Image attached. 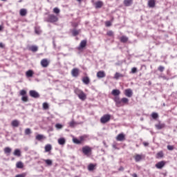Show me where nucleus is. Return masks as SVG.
Instances as JSON below:
<instances>
[{
    "label": "nucleus",
    "instance_id": "a18cd8bd",
    "mask_svg": "<svg viewBox=\"0 0 177 177\" xmlns=\"http://www.w3.org/2000/svg\"><path fill=\"white\" fill-rule=\"evenodd\" d=\"M106 35H108V37H113L114 35V32H113V30H109L106 32Z\"/></svg>",
    "mask_w": 177,
    "mask_h": 177
},
{
    "label": "nucleus",
    "instance_id": "f3484780",
    "mask_svg": "<svg viewBox=\"0 0 177 177\" xmlns=\"http://www.w3.org/2000/svg\"><path fill=\"white\" fill-rule=\"evenodd\" d=\"M123 3L124 6H131L133 3V0H124Z\"/></svg>",
    "mask_w": 177,
    "mask_h": 177
},
{
    "label": "nucleus",
    "instance_id": "dca6fc26",
    "mask_svg": "<svg viewBox=\"0 0 177 177\" xmlns=\"http://www.w3.org/2000/svg\"><path fill=\"white\" fill-rule=\"evenodd\" d=\"M121 94V91H120V90L118 89H113L111 91V95H113V96H120V95Z\"/></svg>",
    "mask_w": 177,
    "mask_h": 177
},
{
    "label": "nucleus",
    "instance_id": "a19ab883",
    "mask_svg": "<svg viewBox=\"0 0 177 177\" xmlns=\"http://www.w3.org/2000/svg\"><path fill=\"white\" fill-rule=\"evenodd\" d=\"M44 139V135L38 134L36 136V140H41Z\"/></svg>",
    "mask_w": 177,
    "mask_h": 177
},
{
    "label": "nucleus",
    "instance_id": "f704fd0d",
    "mask_svg": "<svg viewBox=\"0 0 177 177\" xmlns=\"http://www.w3.org/2000/svg\"><path fill=\"white\" fill-rule=\"evenodd\" d=\"M128 41V37L127 36H122L120 37V42H123V44H125V42Z\"/></svg>",
    "mask_w": 177,
    "mask_h": 177
},
{
    "label": "nucleus",
    "instance_id": "423d86ee",
    "mask_svg": "<svg viewBox=\"0 0 177 177\" xmlns=\"http://www.w3.org/2000/svg\"><path fill=\"white\" fill-rule=\"evenodd\" d=\"M124 95L127 97H132V95H133V92L132 91V89L127 88L124 91Z\"/></svg>",
    "mask_w": 177,
    "mask_h": 177
},
{
    "label": "nucleus",
    "instance_id": "774afa93",
    "mask_svg": "<svg viewBox=\"0 0 177 177\" xmlns=\"http://www.w3.org/2000/svg\"><path fill=\"white\" fill-rule=\"evenodd\" d=\"M113 147H114V149H116L115 145H113Z\"/></svg>",
    "mask_w": 177,
    "mask_h": 177
},
{
    "label": "nucleus",
    "instance_id": "cd10ccee",
    "mask_svg": "<svg viewBox=\"0 0 177 177\" xmlns=\"http://www.w3.org/2000/svg\"><path fill=\"white\" fill-rule=\"evenodd\" d=\"M91 80L88 77H84L82 78V82L85 84V85H88Z\"/></svg>",
    "mask_w": 177,
    "mask_h": 177
},
{
    "label": "nucleus",
    "instance_id": "4c0bfd02",
    "mask_svg": "<svg viewBox=\"0 0 177 177\" xmlns=\"http://www.w3.org/2000/svg\"><path fill=\"white\" fill-rule=\"evenodd\" d=\"M16 167H17V168L21 169L24 167V165H23L22 162H17Z\"/></svg>",
    "mask_w": 177,
    "mask_h": 177
},
{
    "label": "nucleus",
    "instance_id": "1a4fd4ad",
    "mask_svg": "<svg viewBox=\"0 0 177 177\" xmlns=\"http://www.w3.org/2000/svg\"><path fill=\"white\" fill-rule=\"evenodd\" d=\"M71 74L73 77H78L79 74H80V69L75 68L72 70L71 71Z\"/></svg>",
    "mask_w": 177,
    "mask_h": 177
},
{
    "label": "nucleus",
    "instance_id": "7ed1b4c3",
    "mask_svg": "<svg viewBox=\"0 0 177 177\" xmlns=\"http://www.w3.org/2000/svg\"><path fill=\"white\" fill-rule=\"evenodd\" d=\"M29 95L31 97H33L34 99H38L39 97V93L37 92L35 90H30L29 91Z\"/></svg>",
    "mask_w": 177,
    "mask_h": 177
},
{
    "label": "nucleus",
    "instance_id": "09e8293b",
    "mask_svg": "<svg viewBox=\"0 0 177 177\" xmlns=\"http://www.w3.org/2000/svg\"><path fill=\"white\" fill-rule=\"evenodd\" d=\"M20 95L21 96H26V95H27V91H26V90H21L20 91Z\"/></svg>",
    "mask_w": 177,
    "mask_h": 177
},
{
    "label": "nucleus",
    "instance_id": "393cba45",
    "mask_svg": "<svg viewBox=\"0 0 177 177\" xmlns=\"http://www.w3.org/2000/svg\"><path fill=\"white\" fill-rule=\"evenodd\" d=\"M78 97L80 100H85L86 99V94L83 91L81 94H79Z\"/></svg>",
    "mask_w": 177,
    "mask_h": 177
},
{
    "label": "nucleus",
    "instance_id": "3c124183",
    "mask_svg": "<svg viewBox=\"0 0 177 177\" xmlns=\"http://www.w3.org/2000/svg\"><path fill=\"white\" fill-rule=\"evenodd\" d=\"M30 133H31V129L28 128L25 129V135H30Z\"/></svg>",
    "mask_w": 177,
    "mask_h": 177
},
{
    "label": "nucleus",
    "instance_id": "e433bc0d",
    "mask_svg": "<svg viewBox=\"0 0 177 177\" xmlns=\"http://www.w3.org/2000/svg\"><path fill=\"white\" fill-rule=\"evenodd\" d=\"M73 143H75V145H81L82 140H78V138H73Z\"/></svg>",
    "mask_w": 177,
    "mask_h": 177
},
{
    "label": "nucleus",
    "instance_id": "37998d69",
    "mask_svg": "<svg viewBox=\"0 0 177 177\" xmlns=\"http://www.w3.org/2000/svg\"><path fill=\"white\" fill-rule=\"evenodd\" d=\"M82 92H83L82 91H81V90H80V89H78V88H76V89L75 90V93H76V95H77V96H79L80 95H81Z\"/></svg>",
    "mask_w": 177,
    "mask_h": 177
},
{
    "label": "nucleus",
    "instance_id": "c03bdc74",
    "mask_svg": "<svg viewBox=\"0 0 177 177\" xmlns=\"http://www.w3.org/2000/svg\"><path fill=\"white\" fill-rule=\"evenodd\" d=\"M21 101L25 102H28V97L27 95L22 96Z\"/></svg>",
    "mask_w": 177,
    "mask_h": 177
},
{
    "label": "nucleus",
    "instance_id": "864d4df0",
    "mask_svg": "<svg viewBox=\"0 0 177 177\" xmlns=\"http://www.w3.org/2000/svg\"><path fill=\"white\" fill-rule=\"evenodd\" d=\"M158 70L159 71H160V73H162V71H164V70H165V68L162 66H160L158 68Z\"/></svg>",
    "mask_w": 177,
    "mask_h": 177
},
{
    "label": "nucleus",
    "instance_id": "79ce46f5",
    "mask_svg": "<svg viewBox=\"0 0 177 177\" xmlns=\"http://www.w3.org/2000/svg\"><path fill=\"white\" fill-rule=\"evenodd\" d=\"M43 109L44 110H48V109H49V104L48 102L43 103Z\"/></svg>",
    "mask_w": 177,
    "mask_h": 177
},
{
    "label": "nucleus",
    "instance_id": "de8ad7c7",
    "mask_svg": "<svg viewBox=\"0 0 177 177\" xmlns=\"http://www.w3.org/2000/svg\"><path fill=\"white\" fill-rule=\"evenodd\" d=\"M53 12L54 13H56V15H59V13H60V9L58 8H53Z\"/></svg>",
    "mask_w": 177,
    "mask_h": 177
},
{
    "label": "nucleus",
    "instance_id": "680f3d73",
    "mask_svg": "<svg viewBox=\"0 0 177 177\" xmlns=\"http://www.w3.org/2000/svg\"><path fill=\"white\" fill-rule=\"evenodd\" d=\"M133 177H138V175H137L136 174H133Z\"/></svg>",
    "mask_w": 177,
    "mask_h": 177
},
{
    "label": "nucleus",
    "instance_id": "2f4dec72",
    "mask_svg": "<svg viewBox=\"0 0 177 177\" xmlns=\"http://www.w3.org/2000/svg\"><path fill=\"white\" fill-rule=\"evenodd\" d=\"M96 167V165H95L93 163H90L88 165V170L90 171H92L95 169V167Z\"/></svg>",
    "mask_w": 177,
    "mask_h": 177
},
{
    "label": "nucleus",
    "instance_id": "603ef678",
    "mask_svg": "<svg viewBox=\"0 0 177 177\" xmlns=\"http://www.w3.org/2000/svg\"><path fill=\"white\" fill-rule=\"evenodd\" d=\"M55 128H57V129H62V128H63V125L61 124H55Z\"/></svg>",
    "mask_w": 177,
    "mask_h": 177
},
{
    "label": "nucleus",
    "instance_id": "ea45409f",
    "mask_svg": "<svg viewBox=\"0 0 177 177\" xmlns=\"http://www.w3.org/2000/svg\"><path fill=\"white\" fill-rule=\"evenodd\" d=\"M75 125H77V122H75L74 120H72L71 122H69V127H71V128H74Z\"/></svg>",
    "mask_w": 177,
    "mask_h": 177
},
{
    "label": "nucleus",
    "instance_id": "052dcab7",
    "mask_svg": "<svg viewBox=\"0 0 177 177\" xmlns=\"http://www.w3.org/2000/svg\"><path fill=\"white\" fill-rule=\"evenodd\" d=\"M0 48H3V44L0 43Z\"/></svg>",
    "mask_w": 177,
    "mask_h": 177
},
{
    "label": "nucleus",
    "instance_id": "58836bf2",
    "mask_svg": "<svg viewBox=\"0 0 177 177\" xmlns=\"http://www.w3.org/2000/svg\"><path fill=\"white\" fill-rule=\"evenodd\" d=\"M12 151V149H10V147H6L4 149V153L6 154H9V153H10Z\"/></svg>",
    "mask_w": 177,
    "mask_h": 177
},
{
    "label": "nucleus",
    "instance_id": "aec40b11",
    "mask_svg": "<svg viewBox=\"0 0 177 177\" xmlns=\"http://www.w3.org/2000/svg\"><path fill=\"white\" fill-rule=\"evenodd\" d=\"M20 122L17 120H12L11 125L12 127H14V128H17L19 127Z\"/></svg>",
    "mask_w": 177,
    "mask_h": 177
},
{
    "label": "nucleus",
    "instance_id": "0e129e2a",
    "mask_svg": "<svg viewBox=\"0 0 177 177\" xmlns=\"http://www.w3.org/2000/svg\"><path fill=\"white\" fill-rule=\"evenodd\" d=\"M163 80H167V77L164 76Z\"/></svg>",
    "mask_w": 177,
    "mask_h": 177
},
{
    "label": "nucleus",
    "instance_id": "69168bd1",
    "mask_svg": "<svg viewBox=\"0 0 177 177\" xmlns=\"http://www.w3.org/2000/svg\"><path fill=\"white\" fill-rule=\"evenodd\" d=\"M121 169H124L122 167H121L120 169H119V171H121Z\"/></svg>",
    "mask_w": 177,
    "mask_h": 177
},
{
    "label": "nucleus",
    "instance_id": "6e6552de",
    "mask_svg": "<svg viewBox=\"0 0 177 177\" xmlns=\"http://www.w3.org/2000/svg\"><path fill=\"white\" fill-rule=\"evenodd\" d=\"M41 67H44V68L48 67V66H49V61H48L47 59H41Z\"/></svg>",
    "mask_w": 177,
    "mask_h": 177
},
{
    "label": "nucleus",
    "instance_id": "4468645a",
    "mask_svg": "<svg viewBox=\"0 0 177 177\" xmlns=\"http://www.w3.org/2000/svg\"><path fill=\"white\" fill-rule=\"evenodd\" d=\"M125 140V135L124 133H120L116 137V140H118V142H122V140Z\"/></svg>",
    "mask_w": 177,
    "mask_h": 177
},
{
    "label": "nucleus",
    "instance_id": "13d9d810",
    "mask_svg": "<svg viewBox=\"0 0 177 177\" xmlns=\"http://www.w3.org/2000/svg\"><path fill=\"white\" fill-rule=\"evenodd\" d=\"M142 144L145 147H147V146H149V142H142Z\"/></svg>",
    "mask_w": 177,
    "mask_h": 177
},
{
    "label": "nucleus",
    "instance_id": "a211bd4d",
    "mask_svg": "<svg viewBox=\"0 0 177 177\" xmlns=\"http://www.w3.org/2000/svg\"><path fill=\"white\" fill-rule=\"evenodd\" d=\"M148 6L149 8H154L156 6V0H149Z\"/></svg>",
    "mask_w": 177,
    "mask_h": 177
},
{
    "label": "nucleus",
    "instance_id": "6e6d98bb",
    "mask_svg": "<svg viewBox=\"0 0 177 177\" xmlns=\"http://www.w3.org/2000/svg\"><path fill=\"white\" fill-rule=\"evenodd\" d=\"M26 173H22L21 174H17L15 177H26Z\"/></svg>",
    "mask_w": 177,
    "mask_h": 177
},
{
    "label": "nucleus",
    "instance_id": "c9c22d12",
    "mask_svg": "<svg viewBox=\"0 0 177 177\" xmlns=\"http://www.w3.org/2000/svg\"><path fill=\"white\" fill-rule=\"evenodd\" d=\"M151 116L153 118V120H157V118H158V113H157L156 112H153L151 113Z\"/></svg>",
    "mask_w": 177,
    "mask_h": 177
},
{
    "label": "nucleus",
    "instance_id": "2eb2a0df",
    "mask_svg": "<svg viewBox=\"0 0 177 177\" xmlns=\"http://www.w3.org/2000/svg\"><path fill=\"white\" fill-rule=\"evenodd\" d=\"M97 78H104L106 77V73L103 71H100L97 73Z\"/></svg>",
    "mask_w": 177,
    "mask_h": 177
},
{
    "label": "nucleus",
    "instance_id": "72a5a7b5",
    "mask_svg": "<svg viewBox=\"0 0 177 177\" xmlns=\"http://www.w3.org/2000/svg\"><path fill=\"white\" fill-rule=\"evenodd\" d=\"M28 50H31L32 52H37L38 50V46H31L29 47Z\"/></svg>",
    "mask_w": 177,
    "mask_h": 177
},
{
    "label": "nucleus",
    "instance_id": "c756f323",
    "mask_svg": "<svg viewBox=\"0 0 177 177\" xmlns=\"http://www.w3.org/2000/svg\"><path fill=\"white\" fill-rule=\"evenodd\" d=\"M20 16L24 17L27 15V10L25 8H22L19 11Z\"/></svg>",
    "mask_w": 177,
    "mask_h": 177
},
{
    "label": "nucleus",
    "instance_id": "338daca9",
    "mask_svg": "<svg viewBox=\"0 0 177 177\" xmlns=\"http://www.w3.org/2000/svg\"><path fill=\"white\" fill-rule=\"evenodd\" d=\"M1 1H3V2H6V0H1Z\"/></svg>",
    "mask_w": 177,
    "mask_h": 177
},
{
    "label": "nucleus",
    "instance_id": "bb28decb",
    "mask_svg": "<svg viewBox=\"0 0 177 177\" xmlns=\"http://www.w3.org/2000/svg\"><path fill=\"white\" fill-rule=\"evenodd\" d=\"M122 77H124V75H122L118 72H116L114 75L115 80H120V78H122Z\"/></svg>",
    "mask_w": 177,
    "mask_h": 177
},
{
    "label": "nucleus",
    "instance_id": "f03ea898",
    "mask_svg": "<svg viewBox=\"0 0 177 177\" xmlns=\"http://www.w3.org/2000/svg\"><path fill=\"white\" fill-rule=\"evenodd\" d=\"M111 118V115L109 114H106L104 115L101 118H100V122L102 124H106V122H109L110 121V119Z\"/></svg>",
    "mask_w": 177,
    "mask_h": 177
},
{
    "label": "nucleus",
    "instance_id": "4d7b16f0",
    "mask_svg": "<svg viewBox=\"0 0 177 177\" xmlns=\"http://www.w3.org/2000/svg\"><path fill=\"white\" fill-rule=\"evenodd\" d=\"M167 149L170 150V151L174 150V146H172V145H167Z\"/></svg>",
    "mask_w": 177,
    "mask_h": 177
},
{
    "label": "nucleus",
    "instance_id": "4be33fe9",
    "mask_svg": "<svg viewBox=\"0 0 177 177\" xmlns=\"http://www.w3.org/2000/svg\"><path fill=\"white\" fill-rule=\"evenodd\" d=\"M103 6V1H98L95 3V8L96 9H100Z\"/></svg>",
    "mask_w": 177,
    "mask_h": 177
},
{
    "label": "nucleus",
    "instance_id": "f8f14e48",
    "mask_svg": "<svg viewBox=\"0 0 177 177\" xmlns=\"http://www.w3.org/2000/svg\"><path fill=\"white\" fill-rule=\"evenodd\" d=\"M85 46H86V40H82L80 42V46L77 47V49L79 50H81V49H84V48H85Z\"/></svg>",
    "mask_w": 177,
    "mask_h": 177
},
{
    "label": "nucleus",
    "instance_id": "20e7f679",
    "mask_svg": "<svg viewBox=\"0 0 177 177\" xmlns=\"http://www.w3.org/2000/svg\"><path fill=\"white\" fill-rule=\"evenodd\" d=\"M82 151L85 156H88L92 151V149L89 146H85L82 147Z\"/></svg>",
    "mask_w": 177,
    "mask_h": 177
},
{
    "label": "nucleus",
    "instance_id": "e2e57ef3",
    "mask_svg": "<svg viewBox=\"0 0 177 177\" xmlns=\"http://www.w3.org/2000/svg\"><path fill=\"white\" fill-rule=\"evenodd\" d=\"M25 150L27 151V150H28V147H25Z\"/></svg>",
    "mask_w": 177,
    "mask_h": 177
},
{
    "label": "nucleus",
    "instance_id": "39448f33",
    "mask_svg": "<svg viewBox=\"0 0 177 177\" xmlns=\"http://www.w3.org/2000/svg\"><path fill=\"white\" fill-rule=\"evenodd\" d=\"M155 167L158 169H162V168H164V167H165V161L162 160L160 162H158V163H156L155 165Z\"/></svg>",
    "mask_w": 177,
    "mask_h": 177
},
{
    "label": "nucleus",
    "instance_id": "49530a36",
    "mask_svg": "<svg viewBox=\"0 0 177 177\" xmlns=\"http://www.w3.org/2000/svg\"><path fill=\"white\" fill-rule=\"evenodd\" d=\"M44 161L47 165H52V160L47 159V160H44Z\"/></svg>",
    "mask_w": 177,
    "mask_h": 177
},
{
    "label": "nucleus",
    "instance_id": "412c9836",
    "mask_svg": "<svg viewBox=\"0 0 177 177\" xmlns=\"http://www.w3.org/2000/svg\"><path fill=\"white\" fill-rule=\"evenodd\" d=\"M14 156H16L17 157H21V151L20 149H17L14 151L13 153Z\"/></svg>",
    "mask_w": 177,
    "mask_h": 177
},
{
    "label": "nucleus",
    "instance_id": "a878e982",
    "mask_svg": "<svg viewBox=\"0 0 177 177\" xmlns=\"http://www.w3.org/2000/svg\"><path fill=\"white\" fill-rule=\"evenodd\" d=\"M162 157H164V152H162V151H160L156 153V158L160 159L162 158Z\"/></svg>",
    "mask_w": 177,
    "mask_h": 177
},
{
    "label": "nucleus",
    "instance_id": "5701e85b",
    "mask_svg": "<svg viewBox=\"0 0 177 177\" xmlns=\"http://www.w3.org/2000/svg\"><path fill=\"white\" fill-rule=\"evenodd\" d=\"M72 35L73 37H77V35H78L80 34V32H81V30H77V29H73L72 31Z\"/></svg>",
    "mask_w": 177,
    "mask_h": 177
},
{
    "label": "nucleus",
    "instance_id": "8fccbe9b",
    "mask_svg": "<svg viewBox=\"0 0 177 177\" xmlns=\"http://www.w3.org/2000/svg\"><path fill=\"white\" fill-rule=\"evenodd\" d=\"M137 72H138V68L136 67H133L131 68V74H135Z\"/></svg>",
    "mask_w": 177,
    "mask_h": 177
},
{
    "label": "nucleus",
    "instance_id": "473e14b6",
    "mask_svg": "<svg viewBox=\"0 0 177 177\" xmlns=\"http://www.w3.org/2000/svg\"><path fill=\"white\" fill-rule=\"evenodd\" d=\"M52 150V145L50 144H48L45 146V151L46 153H48V151H50Z\"/></svg>",
    "mask_w": 177,
    "mask_h": 177
},
{
    "label": "nucleus",
    "instance_id": "c85d7f7f",
    "mask_svg": "<svg viewBox=\"0 0 177 177\" xmlns=\"http://www.w3.org/2000/svg\"><path fill=\"white\" fill-rule=\"evenodd\" d=\"M129 102V100L127 97H123L121 99V106H122V104H128Z\"/></svg>",
    "mask_w": 177,
    "mask_h": 177
},
{
    "label": "nucleus",
    "instance_id": "9d476101",
    "mask_svg": "<svg viewBox=\"0 0 177 177\" xmlns=\"http://www.w3.org/2000/svg\"><path fill=\"white\" fill-rule=\"evenodd\" d=\"M113 100L115 102L116 106L118 107H120V106H121V100L120 99V96L115 97Z\"/></svg>",
    "mask_w": 177,
    "mask_h": 177
},
{
    "label": "nucleus",
    "instance_id": "f257e3e1",
    "mask_svg": "<svg viewBox=\"0 0 177 177\" xmlns=\"http://www.w3.org/2000/svg\"><path fill=\"white\" fill-rule=\"evenodd\" d=\"M59 20V18L55 15H48L47 17H45L44 19V21L46 23H56Z\"/></svg>",
    "mask_w": 177,
    "mask_h": 177
},
{
    "label": "nucleus",
    "instance_id": "b1692460",
    "mask_svg": "<svg viewBox=\"0 0 177 177\" xmlns=\"http://www.w3.org/2000/svg\"><path fill=\"white\" fill-rule=\"evenodd\" d=\"M58 143L61 146H63V145H66V138H60L58 139Z\"/></svg>",
    "mask_w": 177,
    "mask_h": 177
},
{
    "label": "nucleus",
    "instance_id": "ddd939ff",
    "mask_svg": "<svg viewBox=\"0 0 177 177\" xmlns=\"http://www.w3.org/2000/svg\"><path fill=\"white\" fill-rule=\"evenodd\" d=\"M143 157H145V156H143V155L136 154L134 157V160H135L136 162H139L142 161Z\"/></svg>",
    "mask_w": 177,
    "mask_h": 177
},
{
    "label": "nucleus",
    "instance_id": "7c9ffc66",
    "mask_svg": "<svg viewBox=\"0 0 177 177\" xmlns=\"http://www.w3.org/2000/svg\"><path fill=\"white\" fill-rule=\"evenodd\" d=\"M35 34H37V35H39V34L42 32V30H41V27L39 26L35 27Z\"/></svg>",
    "mask_w": 177,
    "mask_h": 177
},
{
    "label": "nucleus",
    "instance_id": "6ab92c4d",
    "mask_svg": "<svg viewBox=\"0 0 177 177\" xmlns=\"http://www.w3.org/2000/svg\"><path fill=\"white\" fill-rule=\"evenodd\" d=\"M26 75L28 77V78H31V77L34 75V71L32 70H28L26 71Z\"/></svg>",
    "mask_w": 177,
    "mask_h": 177
},
{
    "label": "nucleus",
    "instance_id": "0eeeda50",
    "mask_svg": "<svg viewBox=\"0 0 177 177\" xmlns=\"http://www.w3.org/2000/svg\"><path fill=\"white\" fill-rule=\"evenodd\" d=\"M155 128H156V129H158L159 131L161 129H164V128H165V124L161 123V122H159L158 124H155Z\"/></svg>",
    "mask_w": 177,
    "mask_h": 177
},
{
    "label": "nucleus",
    "instance_id": "5fc2aeb1",
    "mask_svg": "<svg viewBox=\"0 0 177 177\" xmlns=\"http://www.w3.org/2000/svg\"><path fill=\"white\" fill-rule=\"evenodd\" d=\"M106 27H111V22L110 21H107L105 22Z\"/></svg>",
    "mask_w": 177,
    "mask_h": 177
},
{
    "label": "nucleus",
    "instance_id": "bf43d9fd",
    "mask_svg": "<svg viewBox=\"0 0 177 177\" xmlns=\"http://www.w3.org/2000/svg\"><path fill=\"white\" fill-rule=\"evenodd\" d=\"M2 30H3V26H0V31H2Z\"/></svg>",
    "mask_w": 177,
    "mask_h": 177
},
{
    "label": "nucleus",
    "instance_id": "9b49d317",
    "mask_svg": "<svg viewBox=\"0 0 177 177\" xmlns=\"http://www.w3.org/2000/svg\"><path fill=\"white\" fill-rule=\"evenodd\" d=\"M113 100L115 102L116 106L118 107H120V106H121V100L120 99V96L115 97Z\"/></svg>",
    "mask_w": 177,
    "mask_h": 177
}]
</instances>
